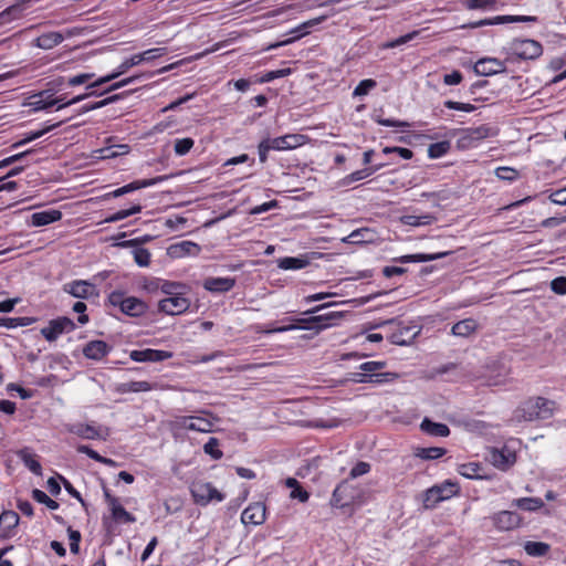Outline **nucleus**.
Listing matches in <instances>:
<instances>
[{"label":"nucleus","mask_w":566,"mask_h":566,"mask_svg":"<svg viewBox=\"0 0 566 566\" xmlns=\"http://www.w3.org/2000/svg\"><path fill=\"white\" fill-rule=\"evenodd\" d=\"M75 327V323L71 318L62 316L51 319L49 324L41 329V335L48 342H54L61 335L73 332Z\"/></svg>","instance_id":"6"},{"label":"nucleus","mask_w":566,"mask_h":566,"mask_svg":"<svg viewBox=\"0 0 566 566\" xmlns=\"http://www.w3.org/2000/svg\"><path fill=\"white\" fill-rule=\"evenodd\" d=\"M19 13L20 9L18 7H10L0 12V27L10 23L12 20L17 19Z\"/></svg>","instance_id":"63"},{"label":"nucleus","mask_w":566,"mask_h":566,"mask_svg":"<svg viewBox=\"0 0 566 566\" xmlns=\"http://www.w3.org/2000/svg\"><path fill=\"white\" fill-rule=\"evenodd\" d=\"M512 506H516L523 511L534 512L544 506V502L539 497H521L512 502Z\"/></svg>","instance_id":"34"},{"label":"nucleus","mask_w":566,"mask_h":566,"mask_svg":"<svg viewBox=\"0 0 566 566\" xmlns=\"http://www.w3.org/2000/svg\"><path fill=\"white\" fill-rule=\"evenodd\" d=\"M326 19L325 15H322V17H318V18H315V19H312V20H308L306 22H304L303 24H301L298 28H296L295 30L292 31V33H297V35H295L294 38L292 39H289V40H285V41H282L280 43H275V44H272L269 46V49H275V48H279L281 45H286L291 42H293L294 40L305 35L307 33V29L308 28H312L314 25H317L319 24L321 22H323L324 20Z\"/></svg>","instance_id":"26"},{"label":"nucleus","mask_w":566,"mask_h":566,"mask_svg":"<svg viewBox=\"0 0 566 566\" xmlns=\"http://www.w3.org/2000/svg\"><path fill=\"white\" fill-rule=\"evenodd\" d=\"M476 322L472 318H467V319H463V321H460L458 323H455L453 326H452V334L454 336H460V337H468L470 336L472 333L475 332L476 329Z\"/></svg>","instance_id":"33"},{"label":"nucleus","mask_w":566,"mask_h":566,"mask_svg":"<svg viewBox=\"0 0 566 566\" xmlns=\"http://www.w3.org/2000/svg\"><path fill=\"white\" fill-rule=\"evenodd\" d=\"M170 254L176 258L185 255H197L200 252V247L192 241H182L169 248Z\"/></svg>","instance_id":"25"},{"label":"nucleus","mask_w":566,"mask_h":566,"mask_svg":"<svg viewBox=\"0 0 566 566\" xmlns=\"http://www.w3.org/2000/svg\"><path fill=\"white\" fill-rule=\"evenodd\" d=\"M495 176L501 180L513 181L518 177V171L511 167H499Z\"/></svg>","instance_id":"61"},{"label":"nucleus","mask_w":566,"mask_h":566,"mask_svg":"<svg viewBox=\"0 0 566 566\" xmlns=\"http://www.w3.org/2000/svg\"><path fill=\"white\" fill-rule=\"evenodd\" d=\"M458 492V484L450 481H446L439 485H433L424 492L423 506L426 509H433L438 503L450 499Z\"/></svg>","instance_id":"5"},{"label":"nucleus","mask_w":566,"mask_h":566,"mask_svg":"<svg viewBox=\"0 0 566 566\" xmlns=\"http://www.w3.org/2000/svg\"><path fill=\"white\" fill-rule=\"evenodd\" d=\"M32 497L41 503L46 505L50 510H57L59 503L48 496V494L39 489H34L32 491Z\"/></svg>","instance_id":"51"},{"label":"nucleus","mask_w":566,"mask_h":566,"mask_svg":"<svg viewBox=\"0 0 566 566\" xmlns=\"http://www.w3.org/2000/svg\"><path fill=\"white\" fill-rule=\"evenodd\" d=\"M205 290L212 293H224L230 291L235 285L233 277H207L203 281Z\"/></svg>","instance_id":"19"},{"label":"nucleus","mask_w":566,"mask_h":566,"mask_svg":"<svg viewBox=\"0 0 566 566\" xmlns=\"http://www.w3.org/2000/svg\"><path fill=\"white\" fill-rule=\"evenodd\" d=\"M551 546L546 543H543V542H526L525 545H524V549L526 552L527 555L530 556H534V557H539V556H544L548 553Z\"/></svg>","instance_id":"42"},{"label":"nucleus","mask_w":566,"mask_h":566,"mask_svg":"<svg viewBox=\"0 0 566 566\" xmlns=\"http://www.w3.org/2000/svg\"><path fill=\"white\" fill-rule=\"evenodd\" d=\"M109 510L112 513V518L115 522L127 523V524L136 522V517L132 513L126 511L119 502H117L115 505H113Z\"/></svg>","instance_id":"38"},{"label":"nucleus","mask_w":566,"mask_h":566,"mask_svg":"<svg viewBox=\"0 0 566 566\" xmlns=\"http://www.w3.org/2000/svg\"><path fill=\"white\" fill-rule=\"evenodd\" d=\"M190 306V301L184 296V294H177L175 296H167L159 301V311L168 315H179L185 313Z\"/></svg>","instance_id":"8"},{"label":"nucleus","mask_w":566,"mask_h":566,"mask_svg":"<svg viewBox=\"0 0 566 566\" xmlns=\"http://www.w3.org/2000/svg\"><path fill=\"white\" fill-rule=\"evenodd\" d=\"M450 252H440V253H433V254H424V253H418V254H407L402 255L397 261L401 263H419V262H429L433 260H438L441 258H444L449 255Z\"/></svg>","instance_id":"31"},{"label":"nucleus","mask_w":566,"mask_h":566,"mask_svg":"<svg viewBox=\"0 0 566 566\" xmlns=\"http://www.w3.org/2000/svg\"><path fill=\"white\" fill-rule=\"evenodd\" d=\"M191 494L197 504L207 505L212 501L221 502L224 495L211 483H195L191 486Z\"/></svg>","instance_id":"7"},{"label":"nucleus","mask_w":566,"mask_h":566,"mask_svg":"<svg viewBox=\"0 0 566 566\" xmlns=\"http://www.w3.org/2000/svg\"><path fill=\"white\" fill-rule=\"evenodd\" d=\"M420 33H421L420 30H415L412 32H409L405 35H401L395 40H391V41L385 43L384 48L385 49H394V48L400 46V45L406 44L409 41L416 39Z\"/></svg>","instance_id":"50"},{"label":"nucleus","mask_w":566,"mask_h":566,"mask_svg":"<svg viewBox=\"0 0 566 566\" xmlns=\"http://www.w3.org/2000/svg\"><path fill=\"white\" fill-rule=\"evenodd\" d=\"M265 511L263 503H252L242 512L241 522L245 525H261L265 521Z\"/></svg>","instance_id":"15"},{"label":"nucleus","mask_w":566,"mask_h":566,"mask_svg":"<svg viewBox=\"0 0 566 566\" xmlns=\"http://www.w3.org/2000/svg\"><path fill=\"white\" fill-rule=\"evenodd\" d=\"M342 317L340 312H328L322 315L311 316L308 318H291L294 324L274 327L266 333H284L293 329H308L319 333L321 331L333 326V322Z\"/></svg>","instance_id":"1"},{"label":"nucleus","mask_w":566,"mask_h":566,"mask_svg":"<svg viewBox=\"0 0 566 566\" xmlns=\"http://www.w3.org/2000/svg\"><path fill=\"white\" fill-rule=\"evenodd\" d=\"M34 322L32 317H2L0 318V326L7 328H17L29 326Z\"/></svg>","instance_id":"43"},{"label":"nucleus","mask_w":566,"mask_h":566,"mask_svg":"<svg viewBox=\"0 0 566 566\" xmlns=\"http://www.w3.org/2000/svg\"><path fill=\"white\" fill-rule=\"evenodd\" d=\"M443 105L449 109H455L461 111L465 113H471L475 111V106L470 103H461V102H454L451 99L444 101Z\"/></svg>","instance_id":"62"},{"label":"nucleus","mask_w":566,"mask_h":566,"mask_svg":"<svg viewBox=\"0 0 566 566\" xmlns=\"http://www.w3.org/2000/svg\"><path fill=\"white\" fill-rule=\"evenodd\" d=\"M421 328L417 325L400 326L388 337L391 344L399 346L410 345L420 334Z\"/></svg>","instance_id":"12"},{"label":"nucleus","mask_w":566,"mask_h":566,"mask_svg":"<svg viewBox=\"0 0 566 566\" xmlns=\"http://www.w3.org/2000/svg\"><path fill=\"white\" fill-rule=\"evenodd\" d=\"M491 461L496 468L506 470L515 463L516 455L509 448L495 449L491 452Z\"/></svg>","instance_id":"18"},{"label":"nucleus","mask_w":566,"mask_h":566,"mask_svg":"<svg viewBox=\"0 0 566 566\" xmlns=\"http://www.w3.org/2000/svg\"><path fill=\"white\" fill-rule=\"evenodd\" d=\"M463 3L469 10H478L493 8L496 0H463Z\"/></svg>","instance_id":"59"},{"label":"nucleus","mask_w":566,"mask_h":566,"mask_svg":"<svg viewBox=\"0 0 566 566\" xmlns=\"http://www.w3.org/2000/svg\"><path fill=\"white\" fill-rule=\"evenodd\" d=\"M111 350V346L104 340H91L83 348V355L93 360L103 359Z\"/></svg>","instance_id":"17"},{"label":"nucleus","mask_w":566,"mask_h":566,"mask_svg":"<svg viewBox=\"0 0 566 566\" xmlns=\"http://www.w3.org/2000/svg\"><path fill=\"white\" fill-rule=\"evenodd\" d=\"M63 123H64V120H60V122L54 123V124H52V125H48V126H45L44 128H42V129H40V130L28 133V134L25 135V137H24L22 140H20V142H18V143H15V144L13 145V147H15V148H17V147H20V146H22V145H24V144H27V143H30V142H32V140H35V139H38V138L42 137L44 134H46V133H49V132L53 130L54 128L60 127Z\"/></svg>","instance_id":"41"},{"label":"nucleus","mask_w":566,"mask_h":566,"mask_svg":"<svg viewBox=\"0 0 566 566\" xmlns=\"http://www.w3.org/2000/svg\"><path fill=\"white\" fill-rule=\"evenodd\" d=\"M446 449L438 448V447H430V448H421L417 451V457L424 459V460H434L439 459L442 455L446 454Z\"/></svg>","instance_id":"48"},{"label":"nucleus","mask_w":566,"mask_h":566,"mask_svg":"<svg viewBox=\"0 0 566 566\" xmlns=\"http://www.w3.org/2000/svg\"><path fill=\"white\" fill-rule=\"evenodd\" d=\"M20 517L14 511H4L0 515V525L6 530L11 531L19 524Z\"/></svg>","instance_id":"47"},{"label":"nucleus","mask_w":566,"mask_h":566,"mask_svg":"<svg viewBox=\"0 0 566 566\" xmlns=\"http://www.w3.org/2000/svg\"><path fill=\"white\" fill-rule=\"evenodd\" d=\"M61 218L62 212L56 209L40 211L31 216V224L33 227H43L55 221H59Z\"/></svg>","instance_id":"23"},{"label":"nucleus","mask_w":566,"mask_h":566,"mask_svg":"<svg viewBox=\"0 0 566 566\" xmlns=\"http://www.w3.org/2000/svg\"><path fill=\"white\" fill-rule=\"evenodd\" d=\"M139 64H140V59H139L138 54H135V55L130 56L129 59L125 60L124 62H122L113 73L99 77L95 82L88 84L86 88L92 90L94 87H98L105 83H108V82L117 78L122 74L126 73L130 67L139 65Z\"/></svg>","instance_id":"10"},{"label":"nucleus","mask_w":566,"mask_h":566,"mask_svg":"<svg viewBox=\"0 0 566 566\" xmlns=\"http://www.w3.org/2000/svg\"><path fill=\"white\" fill-rule=\"evenodd\" d=\"M142 209L143 208L140 205H134L128 209L118 210L117 212L108 216L105 219V222H117V221L124 220L133 214L139 213L142 211Z\"/></svg>","instance_id":"45"},{"label":"nucleus","mask_w":566,"mask_h":566,"mask_svg":"<svg viewBox=\"0 0 566 566\" xmlns=\"http://www.w3.org/2000/svg\"><path fill=\"white\" fill-rule=\"evenodd\" d=\"M420 428L422 431L433 437H448L450 434V429L447 424L433 422L428 418L422 420Z\"/></svg>","instance_id":"27"},{"label":"nucleus","mask_w":566,"mask_h":566,"mask_svg":"<svg viewBox=\"0 0 566 566\" xmlns=\"http://www.w3.org/2000/svg\"><path fill=\"white\" fill-rule=\"evenodd\" d=\"M53 95L54 94L51 93V90H45L39 93L35 96L36 99L32 102L33 108L35 111H42L57 105L59 101H53Z\"/></svg>","instance_id":"35"},{"label":"nucleus","mask_w":566,"mask_h":566,"mask_svg":"<svg viewBox=\"0 0 566 566\" xmlns=\"http://www.w3.org/2000/svg\"><path fill=\"white\" fill-rule=\"evenodd\" d=\"M474 72L481 76H491L505 72V64L495 57H483L475 63Z\"/></svg>","instance_id":"16"},{"label":"nucleus","mask_w":566,"mask_h":566,"mask_svg":"<svg viewBox=\"0 0 566 566\" xmlns=\"http://www.w3.org/2000/svg\"><path fill=\"white\" fill-rule=\"evenodd\" d=\"M551 289L558 295L566 294V276H558L551 282Z\"/></svg>","instance_id":"64"},{"label":"nucleus","mask_w":566,"mask_h":566,"mask_svg":"<svg viewBox=\"0 0 566 566\" xmlns=\"http://www.w3.org/2000/svg\"><path fill=\"white\" fill-rule=\"evenodd\" d=\"M451 148L450 142L442 140L434 144L429 145L428 147V156L430 158H440L444 156Z\"/></svg>","instance_id":"46"},{"label":"nucleus","mask_w":566,"mask_h":566,"mask_svg":"<svg viewBox=\"0 0 566 566\" xmlns=\"http://www.w3.org/2000/svg\"><path fill=\"white\" fill-rule=\"evenodd\" d=\"M154 386L145 380L119 384L116 390L120 394L149 391Z\"/></svg>","instance_id":"32"},{"label":"nucleus","mask_w":566,"mask_h":566,"mask_svg":"<svg viewBox=\"0 0 566 566\" xmlns=\"http://www.w3.org/2000/svg\"><path fill=\"white\" fill-rule=\"evenodd\" d=\"M64 40V36L60 32H48L43 33L35 40V45L43 50H50L59 45Z\"/></svg>","instance_id":"29"},{"label":"nucleus","mask_w":566,"mask_h":566,"mask_svg":"<svg viewBox=\"0 0 566 566\" xmlns=\"http://www.w3.org/2000/svg\"><path fill=\"white\" fill-rule=\"evenodd\" d=\"M491 128L482 125L476 128L465 129L463 136L461 137V142L468 146L473 145L476 142L485 139L490 136Z\"/></svg>","instance_id":"24"},{"label":"nucleus","mask_w":566,"mask_h":566,"mask_svg":"<svg viewBox=\"0 0 566 566\" xmlns=\"http://www.w3.org/2000/svg\"><path fill=\"white\" fill-rule=\"evenodd\" d=\"M346 243L350 244H361L373 241V232L368 229H358L353 231L349 235H347L344 240Z\"/></svg>","instance_id":"39"},{"label":"nucleus","mask_w":566,"mask_h":566,"mask_svg":"<svg viewBox=\"0 0 566 566\" xmlns=\"http://www.w3.org/2000/svg\"><path fill=\"white\" fill-rule=\"evenodd\" d=\"M132 253L134 256V261L137 263V265L143 266V268L149 265L150 252L147 249L136 247Z\"/></svg>","instance_id":"52"},{"label":"nucleus","mask_w":566,"mask_h":566,"mask_svg":"<svg viewBox=\"0 0 566 566\" xmlns=\"http://www.w3.org/2000/svg\"><path fill=\"white\" fill-rule=\"evenodd\" d=\"M307 264V260L295 256H285L277 261V265L282 270H300L304 269Z\"/></svg>","instance_id":"40"},{"label":"nucleus","mask_w":566,"mask_h":566,"mask_svg":"<svg viewBox=\"0 0 566 566\" xmlns=\"http://www.w3.org/2000/svg\"><path fill=\"white\" fill-rule=\"evenodd\" d=\"M385 165L386 164H378V165H375V166H371V167H368V168L356 170V171L349 174L347 177H345L344 184L345 185H350L352 182L365 179V178L371 176L374 172H376V171L380 170L381 168H384Z\"/></svg>","instance_id":"36"},{"label":"nucleus","mask_w":566,"mask_h":566,"mask_svg":"<svg viewBox=\"0 0 566 566\" xmlns=\"http://www.w3.org/2000/svg\"><path fill=\"white\" fill-rule=\"evenodd\" d=\"M19 459L23 462V464L34 474L40 475L42 473V468L40 462L36 460L35 454H33L28 448L21 449L18 451Z\"/></svg>","instance_id":"30"},{"label":"nucleus","mask_w":566,"mask_h":566,"mask_svg":"<svg viewBox=\"0 0 566 566\" xmlns=\"http://www.w3.org/2000/svg\"><path fill=\"white\" fill-rule=\"evenodd\" d=\"M108 303L112 306L119 307L128 316H140L147 310V305L143 301L134 296L126 297L119 291H114L108 295Z\"/></svg>","instance_id":"3"},{"label":"nucleus","mask_w":566,"mask_h":566,"mask_svg":"<svg viewBox=\"0 0 566 566\" xmlns=\"http://www.w3.org/2000/svg\"><path fill=\"white\" fill-rule=\"evenodd\" d=\"M219 440L217 438H210L207 443L203 446V450L207 454H209L212 459L219 460L222 458L223 453L219 450Z\"/></svg>","instance_id":"54"},{"label":"nucleus","mask_w":566,"mask_h":566,"mask_svg":"<svg viewBox=\"0 0 566 566\" xmlns=\"http://www.w3.org/2000/svg\"><path fill=\"white\" fill-rule=\"evenodd\" d=\"M163 179H164V177H156V178H151V179L136 180V181H133L128 185H125V186L112 191L111 193H108V196L117 198V197L124 196L126 193H129L132 191H135V190H138L142 188H146L149 186H154V185L158 184L159 181H161Z\"/></svg>","instance_id":"21"},{"label":"nucleus","mask_w":566,"mask_h":566,"mask_svg":"<svg viewBox=\"0 0 566 566\" xmlns=\"http://www.w3.org/2000/svg\"><path fill=\"white\" fill-rule=\"evenodd\" d=\"M347 488H348L347 483L344 482V483H340L339 485H337V488L334 490L333 496H332V503L335 506L343 507L347 504V502L345 501V492H346Z\"/></svg>","instance_id":"55"},{"label":"nucleus","mask_w":566,"mask_h":566,"mask_svg":"<svg viewBox=\"0 0 566 566\" xmlns=\"http://www.w3.org/2000/svg\"><path fill=\"white\" fill-rule=\"evenodd\" d=\"M176 426L191 431L210 432L212 431L213 423L206 418L184 416L176 419Z\"/></svg>","instance_id":"11"},{"label":"nucleus","mask_w":566,"mask_h":566,"mask_svg":"<svg viewBox=\"0 0 566 566\" xmlns=\"http://www.w3.org/2000/svg\"><path fill=\"white\" fill-rule=\"evenodd\" d=\"M509 51L521 60H536L543 54V46L533 39H514L509 44Z\"/></svg>","instance_id":"4"},{"label":"nucleus","mask_w":566,"mask_h":566,"mask_svg":"<svg viewBox=\"0 0 566 566\" xmlns=\"http://www.w3.org/2000/svg\"><path fill=\"white\" fill-rule=\"evenodd\" d=\"M167 53V49L166 48H155V49H149V50H146L142 53H138V56L140 59V63L142 62H145V61H153L157 57H160L163 55H165Z\"/></svg>","instance_id":"58"},{"label":"nucleus","mask_w":566,"mask_h":566,"mask_svg":"<svg viewBox=\"0 0 566 566\" xmlns=\"http://www.w3.org/2000/svg\"><path fill=\"white\" fill-rule=\"evenodd\" d=\"M377 85V82L373 78H366L358 83V85L355 87L353 95L354 96H364L367 95L370 90L375 88Z\"/></svg>","instance_id":"56"},{"label":"nucleus","mask_w":566,"mask_h":566,"mask_svg":"<svg viewBox=\"0 0 566 566\" xmlns=\"http://www.w3.org/2000/svg\"><path fill=\"white\" fill-rule=\"evenodd\" d=\"M433 220V217L430 214L426 216H405L402 218V222L407 226L419 227L430 224Z\"/></svg>","instance_id":"53"},{"label":"nucleus","mask_w":566,"mask_h":566,"mask_svg":"<svg viewBox=\"0 0 566 566\" xmlns=\"http://www.w3.org/2000/svg\"><path fill=\"white\" fill-rule=\"evenodd\" d=\"M489 25L513 23V22H536L537 18L534 15H497L489 18Z\"/></svg>","instance_id":"37"},{"label":"nucleus","mask_w":566,"mask_h":566,"mask_svg":"<svg viewBox=\"0 0 566 566\" xmlns=\"http://www.w3.org/2000/svg\"><path fill=\"white\" fill-rule=\"evenodd\" d=\"M193 139L189 137L177 139L174 146L175 153L178 156H184L190 151V149L193 147Z\"/></svg>","instance_id":"57"},{"label":"nucleus","mask_w":566,"mask_h":566,"mask_svg":"<svg viewBox=\"0 0 566 566\" xmlns=\"http://www.w3.org/2000/svg\"><path fill=\"white\" fill-rule=\"evenodd\" d=\"M149 291L155 289H160L163 293L168 296H175L177 294H184V290L186 286L178 282H170L164 280H156L150 282L149 285L146 286Z\"/></svg>","instance_id":"22"},{"label":"nucleus","mask_w":566,"mask_h":566,"mask_svg":"<svg viewBox=\"0 0 566 566\" xmlns=\"http://www.w3.org/2000/svg\"><path fill=\"white\" fill-rule=\"evenodd\" d=\"M63 291L76 298H88L96 294L94 284L85 280H75L63 285Z\"/></svg>","instance_id":"13"},{"label":"nucleus","mask_w":566,"mask_h":566,"mask_svg":"<svg viewBox=\"0 0 566 566\" xmlns=\"http://www.w3.org/2000/svg\"><path fill=\"white\" fill-rule=\"evenodd\" d=\"M120 98V95L119 94H115V95H112L109 97H106L99 102H95V103H92V104H85L81 107L80 109V114H85L87 112H91V111H94V109H98V108H102L108 104H112L116 101H118Z\"/></svg>","instance_id":"49"},{"label":"nucleus","mask_w":566,"mask_h":566,"mask_svg":"<svg viewBox=\"0 0 566 566\" xmlns=\"http://www.w3.org/2000/svg\"><path fill=\"white\" fill-rule=\"evenodd\" d=\"M399 378V375L396 373H377V374H354L353 380L355 382L365 384V382H375V384H385L391 382Z\"/></svg>","instance_id":"20"},{"label":"nucleus","mask_w":566,"mask_h":566,"mask_svg":"<svg viewBox=\"0 0 566 566\" xmlns=\"http://www.w3.org/2000/svg\"><path fill=\"white\" fill-rule=\"evenodd\" d=\"M492 521L499 531H510L520 526L522 517L512 511H501L492 516Z\"/></svg>","instance_id":"14"},{"label":"nucleus","mask_w":566,"mask_h":566,"mask_svg":"<svg viewBox=\"0 0 566 566\" xmlns=\"http://www.w3.org/2000/svg\"><path fill=\"white\" fill-rule=\"evenodd\" d=\"M70 431L84 439H105V436L102 434L101 428H95L91 424H74Z\"/></svg>","instance_id":"28"},{"label":"nucleus","mask_w":566,"mask_h":566,"mask_svg":"<svg viewBox=\"0 0 566 566\" xmlns=\"http://www.w3.org/2000/svg\"><path fill=\"white\" fill-rule=\"evenodd\" d=\"M555 402L543 397L525 401L515 410L517 421L545 420L553 416Z\"/></svg>","instance_id":"2"},{"label":"nucleus","mask_w":566,"mask_h":566,"mask_svg":"<svg viewBox=\"0 0 566 566\" xmlns=\"http://www.w3.org/2000/svg\"><path fill=\"white\" fill-rule=\"evenodd\" d=\"M103 93H97L96 91H91L88 93H85L83 95H77L69 101L65 99V96L64 95H61V96H57V97H53V101H59V104L56 105L57 108L56 109H62L64 107H67L70 105H73V104H76L90 96H99L102 95Z\"/></svg>","instance_id":"44"},{"label":"nucleus","mask_w":566,"mask_h":566,"mask_svg":"<svg viewBox=\"0 0 566 566\" xmlns=\"http://www.w3.org/2000/svg\"><path fill=\"white\" fill-rule=\"evenodd\" d=\"M480 467L476 463L462 464L459 469V473L468 479H479Z\"/></svg>","instance_id":"60"},{"label":"nucleus","mask_w":566,"mask_h":566,"mask_svg":"<svg viewBox=\"0 0 566 566\" xmlns=\"http://www.w3.org/2000/svg\"><path fill=\"white\" fill-rule=\"evenodd\" d=\"M272 150H290L305 144L306 136L301 134H286L275 138H266Z\"/></svg>","instance_id":"9"}]
</instances>
